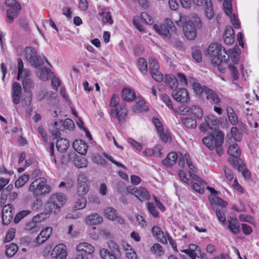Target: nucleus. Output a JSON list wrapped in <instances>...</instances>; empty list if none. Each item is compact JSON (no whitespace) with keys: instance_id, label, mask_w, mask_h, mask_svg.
I'll return each instance as SVG.
<instances>
[{"instance_id":"nucleus-5","label":"nucleus","mask_w":259,"mask_h":259,"mask_svg":"<svg viewBox=\"0 0 259 259\" xmlns=\"http://www.w3.org/2000/svg\"><path fill=\"white\" fill-rule=\"evenodd\" d=\"M24 55L26 60L34 68H38L44 64V61L39 58L37 52L32 47H26L24 49Z\"/></svg>"},{"instance_id":"nucleus-17","label":"nucleus","mask_w":259,"mask_h":259,"mask_svg":"<svg viewBox=\"0 0 259 259\" xmlns=\"http://www.w3.org/2000/svg\"><path fill=\"white\" fill-rule=\"evenodd\" d=\"M78 252H84L86 256L91 255L95 251L94 247L87 242H83L79 244L76 247Z\"/></svg>"},{"instance_id":"nucleus-59","label":"nucleus","mask_w":259,"mask_h":259,"mask_svg":"<svg viewBox=\"0 0 259 259\" xmlns=\"http://www.w3.org/2000/svg\"><path fill=\"white\" fill-rule=\"evenodd\" d=\"M152 78L158 82H160L163 79V74L159 70L150 73Z\"/></svg>"},{"instance_id":"nucleus-51","label":"nucleus","mask_w":259,"mask_h":259,"mask_svg":"<svg viewBox=\"0 0 259 259\" xmlns=\"http://www.w3.org/2000/svg\"><path fill=\"white\" fill-rule=\"evenodd\" d=\"M108 246L110 249L111 252H114L116 254H121L120 250L118 245L113 241L110 240L108 242Z\"/></svg>"},{"instance_id":"nucleus-39","label":"nucleus","mask_w":259,"mask_h":259,"mask_svg":"<svg viewBox=\"0 0 259 259\" xmlns=\"http://www.w3.org/2000/svg\"><path fill=\"white\" fill-rule=\"evenodd\" d=\"M80 198L77 199L75 205L74 207L76 209H82L84 208L87 203V200L84 196H79Z\"/></svg>"},{"instance_id":"nucleus-45","label":"nucleus","mask_w":259,"mask_h":259,"mask_svg":"<svg viewBox=\"0 0 259 259\" xmlns=\"http://www.w3.org/2000/svg\"><path fill=\"white\" fill-rule=\"evenodd\" d=\"M29 180V175H24L20 177L15 183V187L19 188L24 186Z\"/></svg>"},{"instance_id":"nucleus-6","label":"nucleus","mask_w":259,"mask_h":259,"mask_svg":"<svg viewBox=\"0 0 259 259\" xmlns=\"http://www.w3.org/2000/svg\"><path fill=\"white\" fill-rule=\"evenodd\" d=\"M127 191L132 194H134L140 201L143 202L148 200L150 198L149 192L146 189L143 187L139 188L128 187Z\"/></svg>"},{"instance_id":"nucleus-43","label":"nucleus","mask_w":259,"mask_h":259,"mask_svg":"<svg viewBox=\"0 0 259 259\" xmlns=\"http://www.w3.org/2000/svg\"><path fill=\"white\" fill-rule=\"evenodd\" d=\"M90 185L77 186V194L78 196H84L89 191Z\"/></svg>"},{"instance_id":"nucleus-62","label":"nucleus","mask_w":259,"mask_h":259,"mask_svg":"<svg viewBox=\"0 0 259 259\" xmlns=\"http://www.w3.org/2000/svg\"><path fill=\"white\" fill-rule=\"evenodd\" d=\"M63 127L65 128L66 129L71 130L73 128L74 126V124L73 121L69 118H67L64 120L63 123H62Z\"/></svg>"},{"instance_id":"nucleus-35","label":"nucleus","mask_w":259,"mask_h":259,"mask_svg":"<svg viewBox=\"0 0 259 259\" xmlns=\"http://www.w3.org/2000/svg\"><path fill=\"white\" fill-rule=\"evenodd\" d=\"M194 114L198 119H201L203 117L202 109L199 106L194 105L190 108V114Z\"/></svg>"},{"instance_id":"nucleus-25","label":"nucleus","mask_w":259,"mask_h":259,"mask_svg":"<svg viewBox=\"0 0 259 259\" xmlns=\"http://www.w3.org/2000/svg\"><path fill=\"white\" fill-rule=\"evenodd\" d=\"M100 255L103 259H118L121 254L111 252L107 249L103 248L100 250Z\"/></svg>"},{"instance_id":"nucleus-30","label":"nucleus","mask_w":259,"mask_h":259,"mask_svg":"<svg viewBox=\"0 0 259 259\" xmlns=\"http://www.w3.org/2000/svg\"><path fill=\"white\" fill-rule=\"evenodd\" d=\"M228 153L233 157L239 158L241 154V150L238 145L234 143L229 146L228 150Z\"/></svg>"},{"instance_id":"nucleus-18","label":"nucleus","mask_w":259,"mask_h":259,"mask_svg":"<svg viewBox=\"0 0 259 259\" xmlns=\"http://www.w3.org/2000/svg\"><path fill=\"white\" fill-rule=\"evenodd\" d=\"M74 149L81 155H85L87 153L88 148V145L82 140H75L72 144Z\"/></svg>"},{"instance_id":"nucleus-26","label":"nucleus","mask_w":259,"mask_h":259,"mask_svg":"<svg viewBox=\"0 0 259 259\" xmlns=\"http://www.w3.org/2000/svg\"><path fill=\"white\" fill-rule=\"evenodd\" d=\"M189 82L190 84H192L194 92L198 95H200L203 92L205 93V89L208 88L205 86L202 87L199 83L194 82V78L192 77L189 78Z\"/></svg>"},{"instance_id":"nucleus-37","label":"nucleus","mask_w":259,"mask_h":259,"mask_svg":"<svg viewBox=\"0 0 259 259\" xmlns=\"http://www.w3.org/2000/svg\"><path fill=\"white\" fill-rule=\"evenodd\" d=\"M165 80L169 84L171 89L177 88L178 84V80L174 75H166L165 76Z\"/></svg>"},{"instance_id":"nucleus-49","label":"nucleus","mask_w":259,"mask_h":259,"mask_svg":"<svg viewBox=\"0 0 259 259\" xmlns=\"http://www.w3.org/2000/svg\"><path fill=\"white\" fill-rule=\"evenodd\" d=\"M30 213L29 210H23L18 212L14 218V221L15 223H18L23 218Z\"/></svg>"},{"instance_id":"nucleus-46","label":"nucleus","mask_w":259,"mask_h":259,"mask_svg":"<svg viewBox=\"0 0 259 259\" xmlns=\"http://www.w3.org/2000/svg\"><path fill=\"white\" fill-rule=\"evenodd\" d=\"M205 186V183L204 182H201L200 184L198 183H195L192 185V188L196 192L203 194L204 192V188Z\"/></svg>"},{"instance_id":"nucleus-23","label":"nucleus","mask_w":259,"mask_h":259,"mask_svg":"<svg viewBox=\"0 0 259 259\" xmlns=\"http://www.w3.org/2000/svg\"><path fill=\"white\" fill-rule=\"evenodd\" d=\"M69 146V142L66 139L60 138L56 142V147L59 152H65Z\"/></svg>"},{"instance_id":"nucleus-4","label":"nucleus","mask_w":259,"mask_h":259,"mask_svg":"<svg viewBox=\"0 0 259 259\" xmlns=\"http://www.w3.org/2000/svg\"><path fill=\"white\" fill-rule=\"evenodd\" d=\"M46 182V179L44 178L36 179L29 186V191L35 196L48 193L50 191V187Z\"/></svg>"},{"instance_id":"nucleus-10","label":"nucleus","mask_w":259,"mask_h":259,"mask_svg":"<svg viewBox=\"0 0 259 259\" xmlns=\"http://www.w3.org/2000/svg\"><path fill=\"white\" fill-rule=\"evenodd\" d=\"M173 98L177 101L181 103H187L189 100L188 91L185 88H180L178 90H174L171 94Z\"/></svg>"},{"instance_id":"nucleus-2","label":"nucleus","mask_w":259,"mask_h":259,"mask_svg":"<svg viewBox=\"0 0 259 259\" xmlns=\"http://www.w3.org/2000/svg\"><path fill=\"white\" fill-rule=\"evenodd\" d=\"M224 135L222 131H216L209 136L202 139V143L210 150L215 149L219 156L224 153L222 145L224 142Z\"/></svg>"},{"instance_id":"nucleus-44","label":"nucleus","mask_w":259,"mask_h":259,"mask_svg":"<svg viewBox=\"0 0 259 259\" xmlns=\"http://www.w3.org/2000/svg\"><path fill=\"white\" fill-rule=\"evenodd\" d=\"M125 250L127 259H137L136 253L132 249L130 245L127 244L125 247Z\"/></svg>"},{"instance_id":"nucleus-63","label":"nucleus","mask_w":259,"mask_h":259,"mask_svg":"<svg viewBox=\"0 0 259 259\" xmlns=\"http://www.w3.org/2000/svg\"><path fill=\"white\" fill-rule=\"evenodd\" d=\"M119 98L117 94H113L111 97L110 103V108H114L119 103Z\"/></svg>"},{"instance_id":"nucleus-53","label":"nucleus","mask_w":259,"mask_h":259,"mask_svg":"<svg viewBox=\"0 0 259 259\" xmlns=\"http://www.w3.org/2000/svg\"><path fill=\"white\" fill-rule=\"evenodd\" d=\"M231 59L233 63L236 65L238 64L240 59V53L236 51H230V55Z\"/></svg>"},{"instance_id":"nucleus-36","label":"nucleus","mask_w":259,"mask_h":259,"mask_svg":"<svg viewBox=\"0 0 259 259\" xmlns=\"http://www.w3.org/2000/svg\"><path fill=\"white\" fill-rule=\"evenodd\" d=\"M228 116L230 122L234 125H235L238 122V118L236 115L235 114L233 108L229 107L227 109Z\"/></svg>"},{"instance_id":"nucleus-33","label":"nucleus","mask_w":259,"mask_h":259,"mask_svg":"<svg viewBox=\"0 0 259 259\" xmlns=\"http://www.w3.org/2000/svg\"><path fill=\"white\" fill-rule=\"evenodd\" d=\"M39 77L42 80H46L51 76L52 72L49 68L42 67L40 68L37 72Z\"/></svg>"},{"instance_id":"nucleus-29","label":"nucleus","mask_w":259,"mask_h":259,"mask_svg":"<svg viewBox=\"0 0 259 259\" xmlns=\"http://www.w3.org/2000/svg\"><path fill=\"white\" fill-rule=\"evenodd\" d=\"M133 110L134 112H141L148 110V108L147 106H145L144 100L139 99L136 102V104L133 107Z\"/></svg>"},{"instance_id":"nucleus-52","label":"nucleus","mask_w":259,"mask_h":259,"mask_svg":"<svg viewBox=\"0 0 259 259\" xmlns=\"http://www.w3.org/2000/svg\"><path fill=\"white\" fill-rule=\"evenodd\" d=\"M147 207L149 213L154 218L159 217L158 212L157 211L155 206L153 203L148 202L147 203Z\"/></svg>"},{"instance_id":"nucleus-54","label":"nucleus","mask_w":259,"mask_h":259,"mask_svg":"<svg viewBox=\"0 0 259 259\" xmlns=\"http://www.w3.org/2000/svg\"><path fill=\"white\" fill-rule=\"evenodd\" d=\"M26 95L22 101L24 106H29L32 100V94L31 92L25 93Z\"/></svg>"},{"instance_id":"nucleus-28","label":"nucleus","mask_w":259,"mask_h":259,"mask_svg":"<svg viewBox=\"0 0 259 259\" xmlns=\"http://www.w3.org/2000/svg\"><path fill=\"white\" fill-rule=\"evenodd\" d=\"M205 15L208 19H211L214 15L212 3L211 0H205Z\"/></svg>"},{"instance_id":"nucleus-24","label":"nucleus","mask_w":259,"mask_h":259,"mask_svg":"<svg viewBox=\"0 0 259 259\" xmlns=\"http://www.w3.org/2000/svg\"><path fill=\"white\" fill-rule=\"evenodd\" d=\"M122 94V99L128 102L133 101L136 98L135 92L134 90L130 89H123Z\"/></svg>"},{"instance_id":"nucleus-58","label":"nucleus","mask_w":259,"mask_h":259,"mask_svg":"<svg viewBox=\"0 0 259 259\" xmlns=\"http://www.w3.org/2000/svg\"><path fill=\"white\" fill-rule=\"evenodd\" d=\"M161 99L168 108L170 109H173L171 101L168 95L164 94H162L161 96Z\"/></svg>"},{"instance_id":"nucleus-31","label":"nucleus","mask_w":259,"mask_h":259,"mask_svg":"<svg viewBox=\"0 0 259 259\" xmlns=\"http://www.w3.org/2000/svg\"><path fill=\"white\" fill-rule=\"evenodd\" d=\"M25 229L27 231H31L32 232H36L40 230V227L39 224L36 222V221L33 220V218L30 221L25 224Z\"/></svg>"},{"instance_id":"nucleus-32","label":"nucleus","mask_w":259,"mask_h":259,"mask_svg":"<svg viewBox=\"0 0 259 259\" xmlns=\"http://www.w3.org/2000/svg\"><path fill=\"white\" fill-rule=\"evenodd\" d=\"M228 161L232 165V166L236 168H237L238 170H242L244 167V165L243 163L242 160L238 158H228Z\"/></svg>"},{"instance_id":"nucleus-34","label":"nucleus","mask_w":259,"mask_h":259,"mask_svg":"<svg viewBox=\"0 0 259 259\" xmlns=\"http://www.w3.org/2000/svg\"><path fill=\"white\" fill-rule=\"evenodd\" d=\"M23 87L25 93L31 92L30 90L34 87L33 80L30 78H24L23 79Z\"/></svg>"},{"instance_id":"nucleus-42","label":"nucleus","mask_w":259,"mask_h":259,"mask_svg":"<svg viewBox=\"0 0 259 259\" xmlns=\"http://www.w3.org/2000/svg\"><path fill=\"white\" fill-rule=\"evenodd\" d=\"M149 63L150 73L159 70V66L155 58L152 57L150 58L149 60Z\"/></svg>"},{"instance_id":"nucleus-19","label":"nucleus","mask_w":259,"mask_h":259,"mask_svg":"<svg viewBox=\"0 0 259 259\" xmlns=\"http://www.w3.org/2000/svg\"><path fill=\"white\" fill-rule=\"evenodd\" d=\"M154 28L160 35L163 36L164 38L170 39L171 36L169 30L167 28V26L165 24H155Z\"/></svg>"},{"instance_id":"nucleus-12","label":"nucleus","mask_w":259,"mask_h":259,"mask_svg":"<svg viewBox=\"0 0 259 259\" xmlns=\"http://www.w3.org/2000/svg\"><path fill=\"white\" fill-rule=\"evenodd\" d=\"M21 9V6L20 4H16L15 7H10L8 9L7 11L6 22L12 23L14 19L18 16Z\"/></svg>"},{"instance_id":"nucleus-41","label":"nucleus","mask_w":259,"mask_h":259,"mask_svg":"<svg viewBox=\"0 0 259 259\" xmlns=\"http://www.w3.org/2000/svg\"><path fill=\"white\" fill-rule=\"evenodd\" d=\"M18 247L16 244L11 243L6 250V254L8 257L13 256L17 251Z\"/></svg>"},{"instance_id":"nucleus-57","label":"nucleus","mask_w":259,"mask_h":259,"mask_svg":"<svg viewBox=\"0 0 259 259\" xmlns=\"http://www.w3.org/2000/svg\"><path fill=\"white\" fill-rule=\"evenodd\" d=\"M231 133L234 139L236 141H239L241 140L242 136L238 132V130L237 127L233 126L231 128Z\"/></svg>"},{"instance_id":"nucleus-16","label":"nucleus","mask_w":259,"mask_h":259,"mask_svg":"<svg viewBox=\"0 0 259 259\" xmlns=\"http://www.w3.org/2000/svg\"><path fill=\"white\" fill-rule=\"evenodd\" d=\"M205 122L209 128V129L214 130L213 133L216 131H219L217 130V127L219 125L220 121L218 118L215 116L209 114L208 116L205 117L204 118Z\"/></svg>"},{"instance_id":"nucleus-48","label":"nucleus","mask_w":259,"mask_h":259,"mask_svg":"<svg viewBox=\"0 0 259 259\" xmlns=\"http://www.w3.org/2000/svg\"><path fill=\"white\" fill-rule=\"evenodd\" d=\"M192 56L197 62H200L202 60V53L200 50L197 48L192 49Z\"/></svg>"},{"instance_id":"nucleus-3","label":"nucleus","mask_w":259,"mask_h":259,"mask_svg":"<svg viewBox=\"0 0 259 259\" xmlns=\"http://www.w3.org/2000/svg\"><path fill=\"white\" fill-rule=\"evenodd\" d=\"M66 201L65 196L62 194L51 195L46 204L45 210L52 213H56Z\"/></svg>"},{"instance_id":"nucleus-55","label":"nucleus","mask_w":259,"mask_h":259,"mask_svg":"<svg viewBox=\"0 0 259 259\" xmlns=\"http://www.w3.org/2000/svg\"><path fill=\"white\" fill-rule=\"evenodd\" d=\"M84 185H90V182L84 174H80L78 176L77 186Z\"/></svg>"},{"instance_id":"nucleus-47","label":"nucleus","mask_w":259,"mask_h":259,"mask_svg":"<svg viewBox=\"0 0 259 259\" xmlns=\"http://www.w3.org/2000/svg\"><path fill=\"white\" fill-rule=\"evenodd\" d=\"M138 68L140 71L144 74L147 71V63L143 58H140L138 60Z\"/></svg>"},{"instance_id":"nucleus-9","label":"nucleus","mask_w":259,"mask_h":259,"mask_svg":"<svg viewBox=\"0 0 259 259\" xmlns=\"http://www.w3.org/2000/svg\"><path fill=\"white\" fill-rule=\"evenodd\" d=\"M66 246L63 244L56 245L51 253V256L54 259H66L67 256Z\"/></svg>"},{"instance_id":"nucleus-13","label":"nucleus","mask_w":259,"mask_h":259,"mask_svg":"<svg viewBox=\"0 0 259 259\" xmlns=\"http://www.w3.org/2000/svg\"><path fill=\"white\" fill-rule=\"evenodd\" d=\"M22 88L20 84L15 82L13 85L12 98L14 104H18L21 101Z\"/></svg>"},{"instance_id":"nucleus-15","label":"nucleus","mask_w":259,"mask_h":259,"mask_svg":"<svg viewBox=\"0 0 259 259\" xmlns=\"http://www.w3.org/2000/svg\"><path fill=\"white\" fill-rule=\"evenodd\" d=\"M205 94L206 98L209 100L211 104H215L219 106H221V100L217 94L213 90L208 88L205 89Z\"/></svg>"},{"instance_id":"nucleus-56","label":"nucleus","mask_w":259,"mask_h":259,"mask_svg":"<svg viewBox=\"0 0 259 259\" xmlns=\"http://www.w3.org/2000/svg\"><path fill=\"white\" fill-rule=\"evenodd\" d=\"M50 213H52L46 211V212L39 213L33 217V220H36V222L39 224L40 222L49 217Z\"/></svg>"},{"instance_id":"nucleus-40","label":"nucleus","mask_w":259,"mask_h":259,"mask_svg":"<svg viewBox=\"0 0 259 259\" xmlns=\"http://www.w3.org/2000/svg\"><path fill=\"white\" fill-rule=\"evenodd\" d=\"M228 228L235 234H238L240 231L239 225L235 220L229 221Z\"/></svg>"},{"instance_id":"nucleus-20","label":"nucleus","mask_w":259,"mask_h":259,"mask_svg":"<svg viewBox=\"0 0 259 259\" xmlns=\"http://www.w3.org/2000/svg\"><path fill=\"white\" fill-rule=\"evenodd\" d=\"M103 221V218L98 213H94L87 217L85 222L90 226L97 225Z\"/></svg>"},{"instance_id":"nucleus-38","label":"nucleus","mask_w":259,"mask_h":259,"mask_svg":"<svg viewBox=\"0 0 259 259\" xmlns=\"http://www.w3.org/2000/svg\"><path fill=\"white\" fill-rule=\"evenodd\" d=\"M73 162L75 166L79 168L86 167L88 166V161L83 157H76Z\"/></svg>"},{"instance_id":"nucleus-50","label":"nucleus","mask_w":259,"mask_h":259,"mask_svg":"<svg viewBox=\"0 0 259 259\" xmlns=\"http://www.w3.org/2000/svg\"><path fill=\"white\" fill-rule=\"evenodd\" d=\"M223 8L227 15L232 14V1L225 0L223 3Z\"/></svg>"},{"instance_id":"nucleus-60","label":"nucleus","mask_w":259,"mask_h":259,"mask_svg":"<svg viewBox=\"0 0 259 259\" xmlns=\"http://www.w3.org/2000/svg\"><path fill=\"white\" fill-rule=\"evenodd\" d=\"M24 64L21 59H18V76L17 78L18 79L20 77H22L23 70H24Z\"/></svg>"},{"instance_id":"nucleus-61","label":"nucleus","mask_w":259,"mask_h":259,"mask_svg":"<svg viewBox=\"0 0 259 259\" xmlns=\"http://www.w3.org/2000/svg\"><path fill=\"white\" fill-rule=\"evenodd\" d=\"M190 108L188 106L181 105L178 109V113L181 115L190 114Z\"/></svg>"},{"instance_id":"nucleus-11","label":"nucleus","mask_w":259,"mask_h":259,"mask_svg":"<svg viewBox=\"0 0 259 259\" xmlns=\"http://www.w3.org/2000/svg\"><path fill=\"white\" fill-rule=\"evenodd\" d=\"M104 214L105 217L110 220L115 221L120 224L124 223V220L117 214L116 210L113 207H108L105 208Z\"/></svg>"},{"instance_id":"nucleus-22","label":"nucleus","mask_w":259,"mask_h":259,"mask_svg":"<svg viewBox=\"0 0 259 259\" xmlns=\"http://www.w3.org/2000/svg\"><path fill=\"white\" fill-rule=\"evenodd\" d=\"M178 159V155L176 152L169 153L166 158L162 161V164L168 167L174 165Z\"/></svg>"},{"instance_id":"nucleus-1","label":"nucleus","mask_w":259,"mask_h":259,"mask_svg":"<svg viewBox=\"0 0 259 259\" xmlns=\"http://www.w3.org/2000/svg\"><path fill=\"white\" fill-rule=\"evenodd\" d=\"M207 54L211 57V63L218 67L220 72L224 73L225 68H228L230 74L234 80H237L239 72L235 65L229 64V55L221 45L213 43L209 45L207 50Z\"/></svg>"},{"instance_id":"nucleus-14","label":"nucleus","mask_w":259,"mask_h":259,"mask_svg":"<svg viewBox=\"0 0 259 259\" xmlns=\"http://www.w3.org/2000/svg\"><path fill=\"white\" fill-rule=\"evenodd\" d=\"M110 114L113 117H117L119 122H122L127 115V110L124 106L122 105L120 106L119 108L111 109Z\"/></svg>"},{"instance_id":"nucleus-7","label":"nucleus","mask_w":259,"mask_h":259,"mask_svg":"<svg viewBox=\"0 0 259 259\" xmlns=\"http://www.w3.org/2000/svg\"><path fill=\"white\" fill-rule=\"evenodd\" d=\"M184 33L188 39L193 40L195 39L197 36V30L193 22L189 21L185 23Z\"/></svg>"},{"instance_id":"nucleus-64","label":"nucleus","mask_w":259,"mask_h":259,"mask_svg":"<svg viewBox=\"0 0 259 259\" xmlns=\"http://www.w3.org/2000/svg\"><path fill=\"white\" fill-rule=\"evenodd\" d=\"M152 121L157 132H161L162 131H163V125L158 118H153Z\"/></svg>"},{"instance_id":"nucleus-8","label":"nucleus","mask_w":259,"mask_h":259,"mask_svg":"<svg viewBox=\"0 0 259 259\" xmlns=\"http://www.w3.org/2000/svg\"><path fill=\"white\" fill-rule=\"evenodd\" d=\"M13 206L11 204H8L5 205L2 211V218L3 224L5 225H8L10 224L13 219L14 212Z\"/></svg>"},{"instance_id":"nucleus-21","label":"nucleus","mask_w":259,"mask_h":259,"mask_svg":"<svg viewBox=\"0 0 259 259\" xmlns=\"http://www.w3.org/2000/svg\"><path fill=\"white\" fill-rule=\"evenodd\" d=\"M52 233V228L46 227L42 230L36 238V241L38 244L45 242L50 236Z\"/></svg>"},{"instance_id":"nucleus-27","label":"nucleus","mask_w":259,"mask_h":259,"mask_svg":"<svg viewBox=\"0 0 259 259\" xmlns=\"http://www.w3.org/2000/svg\"><path fill=\"white\" fill-rule=\"evenodd\" d=\"M181 121L188 128H194L196 127L197 122L195 118L182 117Z\"/></svg>"}]
</instances>
